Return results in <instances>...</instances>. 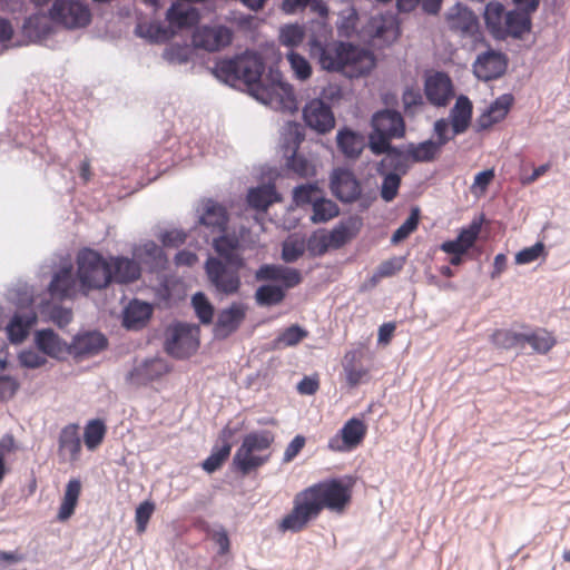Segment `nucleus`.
<instances>
[{"label":"nucleus","mask_w":570,"mask_h":570,"mask_svg":"<svg viewBox=\"0 0 570 570\" xmlns=\"http://www.w3.org/2000/svg\"><path fill=\"white\" fill-rule=\"evenodd\" d=\"M352 499V485L341 479H328L305 488L295 494L292 510L281 520L283 532H301L323 510L342 513Z\"/></svg>","instance_id":"nucleus-1"},{"label":"nucleus","mask_w":570,"mask_h":570,"mask_svg":"<svg viewBox=\"0 0 570 570\" xmlns=\"http://www.w3.org/2000/svg\"><path fill=\"white\" fill-rule=\"evenodd\" d=\"M402 33L401 21L390 11L371 16L358 30V78L368 76L377 66V57L370 46L391 47Z\"/></svg>","instance_id":"nucleus-2"},{"label":"nucleus","mask_w":570,"mask_h":570,"mask_svg":"<svg viewBox=\"0 0 570 570\" xmlns=\"http://www.w3.org/2000/svg\"><path fill=\"white\" fill-rule=\"evenodd\" d=\"M257 282H278L281 284H264L254 294L258 306L269 307L281 304L289 288L296 287L303 281L298 269L278 264H263L255 272Z\"/></svg>","instance_id":"nucleus-3"},{"label":"nucleus","mask_w":570,"mask_h":570,"mask_svg":"<svg viewBox=\"0 0 570 570\" xmlns=\"http://www.w3.org/2000/svg\"><path fill=\"white\" fill-rule=\"evenodd\" d=\"M371 131L367 135V141L358 132V157L364 147L379 146L384 142L402 139L406 135V122L403 114L393 107H384L373 112L371 120Z\"/></svg>","instance_id":"nucleus-4"},{"label":"nucleus","mask_w":570,"mask_h":570,"mask_svg":"<svg viewBox=\"0 0 570 570\" xmlns=\"http://www.w3.org/2000/svg\"><path fill=\"white\" fill-rule=\"evenodd\" d=\"M77 278L87 294L91 289H102L110 284V264L100 253L91 248L79 250L76 258Z\"/></svg>","instance_id":"nucleus-5"},{"label":"nucleus","mask_w":570,"mask_h":570,"mask_svg":"<svg viewBox=\"0 0 570 570\" xmlns=\"http://www.w3.org/2000/svg\"><path fill=\"white\" fill-rule=\"evenodd\" d=\"M311 56L317 60L323 70L328 72L343 71L347 66L356 63V46L352 42L332 40L311 42Z\"/></svg>","instance_id":"nucleus-6"},{"label":"nucleus","mask_w":570,"mask_h":570,"mask_svg":"<svg viewBox=\"0 0 570 570\" xmlns=\"http://www.w3.org/2000/svg\"><path fill=\"white\" fill-rule=\"evenodd\" d=\"M274 434L271 431L252 432L245 435L240 446L237 449L233 464L246 475L258 469L268 461V456L258 455L257 452L268 450L274 442Z\"/></svg>","instance_id":"nucleus-7"},{"label":"nucleus","mask_w":570,"mask_h":570,"mask_svg":"<svg viewBox=\"0 0 570 570\" xmlns=\"http://www.w3.org/2000/svg\"><path fill=\"white\" fill-rule=\"evenodd\" d=\"M448 28L460 32L464 38H471L475 43L488 45L481 29L479 16L465 3L456 1L444 14Z\"/></svg>","instance_id":"nucleus-8"},{"label":"nucleus","mask_w":570,"mask_h":570,"mask_svg":"<svg viewBox=\"0 0 570 570\" xmlns=\"http://www.w3.org/2000/svg\"><path fill=\"white\" fill-rule=\"evenodd\" d=\"M294 202L297 206L312 205L311 220L315 224L326 223L340 214L338 206L323 196L322 190L315 185H302L294 189Z\"/></svg>","instance_id":"nucleus-9"},{"label":"nucleus","mask_w":570,"mask_h":570,"mask_svg":"<svg viewBox=\"0 0 570 570\" xmlns=\"http://www.w3.org/2000/svg\"><path fill=\"white\" fill-rule=\"evenodd\" d=\"M199 326L178 323L167 330L166 352L176 358H187L199 347Z\"/></svg>","instance_id":"nucleus-10"},{"label":"nucleus","mask_w":570,"mask_h":570,"mask_svg":"<svg viewBox=\"0 0 570 570\" xmlns=\"http://www.w3.org/2000/svg\"><path fill=\"white\" fill-rule=\"evenodd\" d=\"M367 148L374 156H384L374 165L376 174H383L382 170H384L405 176L409 173L412 160L407 144L394 145L390 141Z\"/></svg>","instance_id":"nucleus-11"},{"label":"nucleus","mask_w":570,"mask_h":570,"mask_svg":"<svg viewBox=\"0 0 570 570\" xmlns=\"http://www.w3.org/2000/svg\"><path fill=\"white\" fill-rule=\"evenodd\" d=\"M50 19L67 29H78L91 21V11L80 0H55L50 10Z\"/></svg>","instance_id":"nucleus-12"},{"label":"nucleus","mask_w":570,"mask_h":570,"mask_svg":"<svg viewBox=\"0 0 570 570\" xmlns=\"http://www.w3.org/2000/svg\"><path fill=\"white\" fill-rule=\"evenodd\" d=\"M243 266L229 265L219 258L209 257L205 271L212 285L225 295L236 294L242 285L239 271Z\"/></svg>","instance_id":"nucleus-13"},{"label":"nucleus","mask_w":570,"mask_h":570,"mask_svg":"<svg viewBox=\"0 0 570 570\" xmlns=\"http://www.w3.org/2000/svg\"><path fill=\"white\" fill-rule=\"evenodd\" d=\"M487 50L478 55L473 63L474 76L484 82L500 79L507 72L509 59L501 50L491 48L488 42Z\"/></svg>","instance_id":"nucleus-14"},{"label":"nucleus","mask_w":570,"mask_h":570,"mask_svg":"<svg viewBox=\"0 0 570 570\" xmlns=\"http://www.w3.org/2000/svg\"><path fill=\"white\" fill-rule=\"evenodd\" d=\"M191 40L196 48L219 51L232 43L233 31L225 26H200L194 31Z\"/></svg>","instance_id":"nucleus-15"},{"label":"nucleus","mask_w":570,"mask_h":570,"mask_svg":"<svg viewBox=\"0 0 570 570\" xmlns=\"http://www.w3.org/2000/svg\"><path fill=\"white\" fill-rule=\"evenodd\" d=\"M424 95L434 107H445L454 96V86L445 71H435L424 79Z\"/></svg>","instance_id":"nucleus-16"},{"label":"nucleus","mask_w":570,"mask_h":570,"mask_svg":"<svg viewBox=\"0 0 570 570\" xmlns=\"http://www.w3.org/2000/svg\"><path fill=\"white\" fill-rule=\"evenodd\" d=\"M28 305L21 306L13 314L11 321L7 325L8 338L11 343H21L29 335L30 330L36 325L38 316L33 308V298L30 295L27 298Z\"/></svg>","instance_id":"nucleus-17"},{"label":"nucleus","mask_w":570,"mask_h":570,"mask_svg":"<svg viewBox=\"0 0 570 570\" xmlns=\"http://www.w3.org/2000/svg\"><path fill=\"white\" fill-rule=\"evenodd\" d=\"M531 13H525L517 9L508 11L504 26L500 32L498 41H504L508 38L514 40H523L524 37L532 32L533 19Z\"/></svg>","instance_id":"nucleus-18"},{"label":"nucleus","mask_w":570,"mask_h":570,"mask_svg":"<svg viewBox=\"0 0 570 570\" xmlns=\"http://www.w3.org/2000/svg\"><path fill=\"white\" fill-rule=\"evenodd\" d=\"M303 116L308 127L322 134L330 131L335 125L331 107L321 99L311 100L305 106Z\"/></svg>","instance_id":"nucleus-19"},{"label":"nucleus","mask_w":570,"mask_h":570,"mask_svg":"<svg viewBox=\"0 0 570 570\" xmlns=\"http://www.w3.org/2000/svg\"><path fill=\"white\" fill-rule=\"evenodd\" d=\"M247 307L242 303H233L229 307L220 311L214 327L217 338H226L236 332L246 317Z\"/></svg>","instance_id":"nucleus-20"},{"label":"nucleus","mask_w":570,"mask_h":570,"mask_svg":"<svg viewBox=\"0 0 570 570\" xmlns=\"http://www.w3.org/2000/svg\"><path fill=\"white\" fill-rule=\"evenodd\" d=\"M452 124L451 131L454 135H463L472 125L473 104L466 95H459L446 117Z\"/></svg>","instance_id":"nucleus-21"},{"label":"nucleus","mask_w":570,"mask_h":570,"mask_svg":"<svg viewBox=\"0 0 570 570\" xmlns=\"http://www.w3.org/2000/svg\"><path fill=\"white\" fill-rule=\"evenodd\" d=\"M81 454L79 425L71 423L63 426L58 438V455L62 461L76 462Z\"/></svg>","instance_id":"nucleus-22"},{"label":"nucleus","mask_w":570,"mask_h":570,"mask_svg":"<svg viewBox=\"0 0 570 570\" xmlns=\"http://www.w3.org/2000/svg\"><path fill=\"white\" fill-rule=\"evenodd\" d=\"M169 367L163 358L146 360L135 366L128 374L127 380L135 385H146L149 382L160 379L168 373Z\"/></svg>","instance_id":"nucleus-23"},{"label":"nucleus","mask_w":570,"mask_h":570,"mask_svg":"<svg viewBox=\"0 0 570 570\" xmlns=\"http://www.w3.org/2000/svg\"><path fill=\"white\" fill-rule=\"evenodd\" d=\"M110 264V284H130L136 282L141 275V267L135 259L124 256H111Z\"/></svg>","instance_id":"nucleus-24"},{"label":"nucleus","mask_w":570,"mask_h":570,"mask_svg":"<svg viewBox=\"0 0 570 570\" xmlns=\"http://www.w3.org/2000/svg\"><path fill=\"white\" fill-rule=\"evenodd\" d=\"M199 224L210 228L214 233H224L228 224L227 209L213 199L204 200L202 203Z\"/></svg>","instance_id":"nucleus-25"},{"label":"nucleus","mask_w":570,"mask_h":570,"mask_svg":"<svg viewBox=\"0 0 570 570\" xmlns=\"http://www.w3.org/2000/svg\"><path fill=\"white\" fill-rule=\"evenodd\" d=\"M331 190L342 202L356 199V177L346 168H336L331 176Z\"/></svg>","instance_id":"nucleus-26"},{"label":"nucleus","mask_w":570,"mask_h":570,"mask_svg":"<svg viewBox=\"0 0 570 570\" xmlns=\"http://www.w3.org/2000/svg\"><path fill=\"white\" fill-rule=\"evenodd\" d=\"M48 291L53 298H72L77 294V279L72 273V265L61 267L52 277Z\"/></svg>","instance_id":"nucleus-27"},{"label":"nucleus","mask_w":570,"mask_h":570,"mask_svg":"<svg viewBox=\"0 0 570 570\" xmlns=\"http://www.w3.org/2000/svg\"><path fill=\"white\" fill-rule=\"evenodd\" d=\"M522 327L527 331L521 334V350H524L525 345H530L533 353L546 355L557 344L556 337L544 328L538 327L535 330H531L527 325H523Z\"/></svg>","instance_id":"nucleus-28"},{"label":"nucleus","mask_w":570,"mask_h":570,"mask_svg":"<svg viewBox=\"0 0 570 570\" xmlns=\"http://www.w3.org/2000/svg\"><path fill=\"white\" fill-rule=\"evenodd\" d=\"M234 435V430L229 426H225L219 434L220 446H214L210 455L203 462V469L213 473L218 470L223 463L228 459L232 451L230 439Z\"/></svg>","instance_id":"nucleus-29"},{"label":"nucleus","mask_w":570,"mask_h":570,"mask_svg":"<svg viewBox=\"0 0 570 570\" xmlns=\"http://www.w3.org/2000/svg\"><path fill=\"white\" fill-rule=\"evenodd\" d=\"M505 6L498 1L491 0L485 3L482 18L484 21L485 29L490 36L498 41L502 27L504 26L505 18L508 14Z\"/></svg>","instance_id":"nucleus-30"},{"label":"nucleus","mask_w":570,"mask_h":570,"mask_svg":"<svg viewBox=\"0 0 570 570\" xmlns=\"http://www.w3.org/2000/svg\"><path fill=\"white\" fill-rule=\"evenodd\" d=\"M237 65L239 76L238 81L253 85L261 80L264 71V63L257 55L246 52L237 56Z\"/></svg>","instance_id":"nucleus-31"},{"label":"nucleus","mask_w":570,"mask_h":570,"mask_svg":"<svg viewBox=\"0 0 570 570\" xmlns=\"http://www.w3.org/2000/svg\"><path fill=\"white\" fill-rule=\"evenodd\" d=\"M151 314L150 304L135 299L125 308L122 325L128 330H140L147 324Z\"/></svg>","instance_id":"nucleus-32"},{"label":"nucleus","mask_w":570,"mask_h":570,"mask_svg":"<svg viewBox=\"0 0 570 570\" xmlns=\"http://www.w3.org/2000/svg\"><path fill=\"white\" fill-rule=\"evenodd\" d=\"M35 342L45 356L59 357L67 351L66 343L52 330L38 331Z\"/></svg>","instance_id":"nucleus-33"},{"label":"nucleus","mask_w":570,"mask_h":570,"mask_svg":"<svg viewBox=\"0 0 570 570\" xmlns=\"http://www.w3.org/2000/svg\"><path fill=\"white\" fill-rule=\"evenodd\" d=\"M379 3H390L392 0H376ZM444 0H395L399 13H411L416 8L428 16L436 17L442 10Z\"/></svg>","instance_id":"nucleus-34"},{"label":"nucleus","mask_w":570,"mask_h":570,"mask_svg":"<svg viewBox=\"0 0 570 570\" xmlns=\"http://www.w3.org/2000/svg\"><path fill=\"white\" fill-rule=\"evenodd\" d=\"M412 163L423 164L436 160L442 151V147L433 138L425 139L417 144L407 142Z\"/></svg>","instance_id":"nucleus-35"},{"label":"nucleus","mask_w":570,"mask_h":570,"mask_svg":"<svg viewBox=\"0 0 570 570\" xmlns=\"http://www.w3.org/2000/svg\"><path fill=\"white\" fill-rule=\"evenodd\" d=\"M81 493V482L78 479H71L66 485L62 502L59 507L57 520L65 522L75 513L78 500Z\"/></svg>","instance_id":"nucleus-36"},{"label":"nucleus","mask_w":570,"mask_h":570,"mask_svg":"<svg viewBox=\"0 0 570 570\" xmlns=\"http://www.w3.org/2000/svg\"><path fill=\"white\" fill-rule=\"evenodd\" d=\"M356 446V416L351 417L342 430L328 441V449L336 452L351 451Z\"/></svg>","instance_id":"nucleus-37"},{"label":"nucleus","mask_w":570,"mask_h":570,"mask_svg":"<svg viewBox=\"0 0 570 570\" xmlns=\"http://www.w3.org/2000/svg\"><path fill=\"white\" fill-rule=\"evenodd\" d=\"M213 247L216 253L229 265L244 266L243 257L237 253L238 240L235 237L222 235L214 239Z\"/></svg>","instance_id":"nucleus-38"},{"label":"nucleus","mask_w":570,"mask_h":570,"mask_svg":"<svg viewBox=\"0 0 570 570\" xmlns=\"http://www.w3.org/2000/svg\"><path fill=\"white\" fill-rule=\"evenodd\" d=\"M107 346V338L97 332L86 333L76 337L75 352L79 355H94Z\"/></svg>","instance_id":"nucleus-39"},{"label":"nucleus","mask_w":570,"mask_h":570,"mask_svg":"<svg viewBox=\"0 0 570 570\" xmlns=\"http://www.w3.org/2000/svg\"><path fill=\"white\" fill-rule=\"evenodd\" d=\"M198 19L199 14L195 8H186L180 3H174L167 11V20L170 27H190L197 23Z\"/></svg>","instance_id":"nucleus-40"},{"label":"nucleus","mask_w":570,"mask_h":570,"mask_svg":"<svg viewBox=\"0 0 570 570\" xmlns=\"http://www.w3.org/2000/svg\"><path fill=\"white\" fill-rule=\"evenodd\" d=\"M279 198L273 185H263L252 188L247 195V202L250 207L258 210H266L269 205Z\"/></svg>","instance_id":"nucleus-41"},{"label":"nucleus","mask_w":570,"mask_h":570,"mask_svg":"<svg viewBox=\"0 0 570 570\" xmlns=\"http://www.w3.org/2000/svg\"><path fill=\"white\" fill-rule=\"evenodd\" d=\"M421 219V209L419 206H412L410 209L409 216L404 219V222L393 232L391 236V243L393 245H397L410 237L413 234L420 224Z\"/></svg>","instance_id":"nucleus-42"},{"label":"nucleus","mask_w":570,"mask_h":570,"mask_svg":"<svg viewBox=\"0 0 570 570\" xmlns=\"http://www.w3.org/2000/svg\"><path fill=\"white\" fill-rule=\"evenodd\" d=\"M107 433V426L99 420H90L83 431V442L89 451H95L102 443Z\"/></svg>","instance_id":"nucleus-43"},{"label":"nucleus","mask_w":570,"mask_h":570,"mask_svg":"<svg viewBox=\"0 0 570 570\" xmlns=\"http://www.w3.org/2000/svg\"><path fill=\"white\" fill-rule=\"evenodd\" d=\"M383 174H377L382 177V184L380 187V196L385 203L393 202L399 195V190L402 184V177L404 175H400L394 171H384Z\"/></svg>","instance_id":"nucleus-44"},{"label":"nucleus","mask_w":570,"mask_h":570,"mask_svg":"<svg viewBox=\"0 0 570 570\" xmlns=\"http://www.w3.org/2000/svg\"><path fill=\"white\" fill-rule=\"evenodd\" d=\"M484 219V214H480L478 217H474L469 225L460 228L456 238L466 252L474 245L475 240L478 239Z\"/></svg>","instance_id":"nucleus-45"},{"label":"nucleus","mask_w":570,"mask_h":570,"mask_svg":"<svg viewBox=\"0 0 570 570\" xmlns=\"http://www.w3.org/2000/svg\"><path fill=\"white\" fill-rule=\"evenodd\" d=\"M403 116L414 117L424 106L423 95L419 88L406 86L402 92Z\"/></svg>","instance_id":"nucleus-46"},{"label":"nucleus","mask_w":570,"mask_h":570,"mask_svg":"<svg viewBox=\"0 0 570 570\" xmlns=\"http://www.w3.org/2000/svg\"><path fill=\"white\" fill-rule=\"evenodd\" d=\"M548 250L543 242L538 240L533 245L524 247L517 252L514 255V263L517 265H528L538 259H546L548 257Z\"/></svg>","instance_id":"nucleus-47"},{"label":"nucleus","mask_w":570,"mask_h":570,"mask_svg":"<svg viewBox=\"0 0 570 570\" xmlns=\"http://www.w3.org/2000/svg\"><path fill=\"white\" fill-rule=\"evenodd\" d=\"M521 334L522 332H517L513 330H495L491 335L492 343L502 350H521Z\"/></svg>","instance_id":"nucleus-48"},{"label":"nucleus","mask_w":570,"mask_h":570,"mask_svg":"<svg viewBox=\"0 0 570 570\" xmlns=\"http://www.w3.org/2000/svg\"><path fill=\"white\" fill-rule=\"evenodd\" d=\"M307 249L306 242L303 238L288 237L282 244V259L285 263H295Z\"/></svg>","instance_id":"nucleus-49"},{"label":"nucleus","mask_w":570,"mask_h":570,"mask_svg":"<svg viewBox=\"0 0 570 570\" xmlns=\"http://www.w3.org/2000/svg\"><path fill=\"white\" fill-rule=\"evenodd\" d=\"M514 96L510 92L502 94L497 97L490 105L485 108L489 114H492L494 117L503 121L508 116L510 109L514 105Z\"/></svg>","instance_id":"nucleus-50"},{"label":"nucleus","mask_w":570,"mask_h":570,"mask_svg":"<svg viewBox=\"0 0 570 570\" xmlns=\"http://www.w3.org/2000/svg\"><path fill=\"white\" fill-rule=\"evenodd\" d=\"M195 313L203 324H210L214 316V307L202 292L196 293L191 298Z\"/></svg>","instance_id":"nucleus-51"},{"label":"nucleus","mask_w":570,"mask_h":570,"mask_svg":"<svg viewBox=\"0 0 570 570\" xmlns=\"http://www.w3.org/2000/svg\"><path fill=\"white\" fill-rule=\"evenodd\" d=\"M213 71L217 78L226 82L238 81L237 57L219 60Z\"/></svg>","instance_id":"nucleus-52"},{"label":"nucleus","mask_w":570,"mask_h":570,"mask_svg":"<svg viewBox=\"0 0 570 570\" xmlns=\"http://www.w3.org/2000/svg\"><path fill=\"white\" fill-rule=\"evenodd\" d=\"M286 57L297 79L306 80L312 76V67L306 58L293 50H291Z\"/></svg>","instance_id":"nucleus-53"},{"label":"nucleus","mask_w":570,"mask_h":570,"mask_svg":"<svg viewBox=\"0 0 570 570\" xmlns=\"http://www.w3.org/2000/svg\"><path fill=\"white\" fill-rule=\"evenodd\" d=\"M451 128L452 124L446 117L439 118L433 124V135L435 136L434 141L442 148L459 136L454 135L453 131H451Z\"/></svg>","instance_id":"nucleus-54"},{"label":"nucleus","mask_w":570,"mask_h":570,"mask_svg":"<svg viewBox=\"0 0 570 570\" xmlns=\"http://www.w3.org/2000/svg\"><path fill=\"white\" fill-rule=\"evenodd\" d=\"M138 28L141 31L145 29L144 36L153 42H166L174 36V31L170 28L158 22H151L147 26L140 24Z\"/></svg>","instance_id":"nucleus-55"},{"label":"nucleus","mask_w":570,"mask_h":570,"mask_svg":"<svg viewBox=\"0 0 570 570\" xmlns=\"http://www.w3.org/2000/svg\"><path fill=\"white\" fill-rule=\"evenodd\" d=\"M304 38V28L298 24H287L281 29L279 40L284 46L296 47L303 42Z\"/></svg>","instance_id":"nucleus-56"},{"label":"nucleus","mask_w":570,"mask_h":570,"mask_svg":"<svg viewBox=\"0 0 570 570\" xmlns=\"http://www.w3.org/2000/svg\"><path fill=\"white\" fill-rule=\"evenodd\" d=\"M155 511V503L151 501H144L137 508L135 512L136 531L141 534L146 531L148 522Z\"/></svg>","instance_id":"nucleus-57"},{"label":"nucleus","mask_w":570,"mask_h":570,"mask_svg":"<svg viewBox=\"0 0 570 570\" xmlns=\"http://www.w3.org/2000/svg\"><path fill=\"white\" fill-rule=\"evenodd\" d=\"M325 238L331 250L338 249L348 242V239L351 238V234L345 225L340 224L336 227H334L331 232H327L325 229Z\"/></svg>","instance_id":"nucleus-58"},{"label":"nucleus","mask_w":570,"mask_h":570,"mask_svg":"<svg viewBox=\"0 0 570 570\" xmlns=\"http://www.w3.org/2000/svg\"><path fill=\"white\" fill-rule=\"evenodd\" d=\"M307 250L312 256H323L330 249L325 238V229L314 232L306 242Z\"/></svg>","instance_id":"nucleus-59"},{"label":"nucleus","mask_w":570,"mask_h":570,"mask_svg":"<svg viewBox=\"0 0 570 570\" xmlns=\"http://www.w3.org/2000/svg\"><path fill=\"white\" fill-rule=\"evenodd\" d=\"M356 134L352 130H340L337 134V147L347 157L356 155Z\"/></svg>","instance_id":"nucleus-60"},{"label":"nucleus","mask_w":570,"mask_h":570,"mask_svg":"<svg viewBox=\"0 0 570 570\" xmlns=\"http://www.w3.org/2000/svg\"><path fill=\"white\" fill-rule=\"evenodd\" d=\"M19 363L26 368H39L47 363V357L32 348L23 350L18 355Z\"/></svg>","instance_id":"nucleus-61"},{"label":"nucleus","mask_w":570,"mask_h":570,"mask_svg":"<svg viewBox=\"0 0 570 570\" xmlns=\"http://www.w3.org/2000/svg\"><path fill=\"white\" fill-rule=\"evenodd\" d=\"M495 177L494 168H485L483 170L478 171L474 175L473 184L471 186V191L473 194H483L488 190L490 184L493 181Z\"/></svg>","instance_id":"nucleus-62"},{"label":"nucleus","mask_w":570,"mask_h":570,"mask_svg":"<svg viewBox=\"0 0 570 570\" xmlns=\"http://www.w3.org/2000/svg\"><path fill=\"white\" fill-rule=\"evenodd\" d=\"M307 336V332L301 328L298 325H292L285 328L278 336V342L284 346H294L298 344L304 337Z\"/></svg>","instance_id":"nucleus-63"},{"label":"nucleus","mask_w":570,"mask_h":570,"mask_svg":"<svg viewBox=\"0 0 570 570\" xmlns=\"http://www.w3.org/2000/svg\"><path fill=\"white\" fill-rule=\"evenodd\" d=\"M405 264L404 256H393L386 261H383L379 266V275L383 277H391L400 272Z\"/></svg>","instance_id":"nucleus-64"}]
</instances>
